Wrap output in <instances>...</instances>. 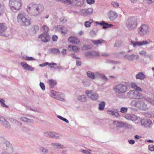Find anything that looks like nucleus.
<instances>
[{"label":"nucleus","instance_id":"nucleus-1","mask_svg":"<svg viewBox=\"0 0 154 154\" xmlns=\"http://www.w3.org/2000/svg\"><path fill=\"white\" fill-rule=\"evenodd\" d=\"M44 8L43 5L40 3L33 2L30 3L27 6L26 10L31 15L36 17L40 15L44 11Z\"/></svg>","mask_w":154,"mask_h":154},{"label":"nucleus","instance_id":"nucleus-2","mask_svg":"<svg viewBox=\"0 0 154 154\" xmlns=\"http://www.w3.org/2000/svg\"><path fill=\"white\" fill-rule=\"evenodd\" d=\"M137 21L136 18L133 17L129 18L126 22L125 26L129 30L134 29L137 25Z\"/></svg>","mask_w":154,"mask_h":154},{"label":"nucleus","instance_id":"nucleus-3","mask_svg":"<svg viewBox=\"0 0 154 154\" xmlns=\"http://www.w3.org/2000/svg\"><path fill=\"white\" fill-rule=\"evenodd\" d=\"M131 104L134 106L143 110H146L148 109L147 104L141 100L132 101Z\"/></svg>","mask_w":154,"mask_h":154},{"label":"nucleus","instance_id":"nucleus-4","mask_svg":"<svg viewBox=\"0 0 154 154\" xmlns=\"http://www.w3.org/2000/svg\"><path fill=\"white\" fill-rule=\"evenodd\" d=\"M20 24L23 26H28L30 25V19L27 17L26 14L23 11L20 12Z\"/></svg>","mask_w":154,"mask_h":154},{"label":"nucleus","instance_id":"nucleus-5","mask_svg":"<svg viewBox=\"0 0 154 154\" xmlns=\"http://www.w3.org/2000/svg\"><path fill=\"white\" fill-rule=\"evenodd\" d=\"M137 32L140 35L144 36L149 33V28L147 25L143 24L138 28Z\"/></svg>","mask_w":154,"mask_h":154},{"label":"nucleus","instance_id":"nucleus-6","mask_svg":"<svg viewBox=\"0 0 154 154\" xmlns=\"http://www.w3.org/2000/svg\"><path fill=\"white\" fill-rule=\"evenodd\" d=\"M19 0H9V5L10 8L14 12H16L19 10L18 5Z\"/></svg>","mask_w":154,"mask_h":154},{"label":"nucleus","instance_id":"nucleus-7","mask_svg":"<svg viewBox=\"0 0 154 154\" xmlns=\"http://www.w3.org/2000/svg\"><path fill=\"white\" fill-rule=\"evenodd\" d=\"M114 91L117 93H123L127 91L126 86L122 84H119L115 86L114 88Z\"/></svg>","mask_w":154,"mask_h":154},{"label":"nucleus","instance_id":"nucleus-8","mask_svg":"<svg viewBox=\"0 0 154 154\" xmlns=\"http://www.w3.org/2000/svg\"><path fill=\"white\" fill-rule=\"evenodd\" d=\"M152 41L149 39L146 40H143L142 41L134 42L133 41L131 42L130 44L133 45L134 47L137 46H141L146 45L150 44Z\"/></svg>","mask_w":154,"mask_h":154},{"label":"nucleus","instance_id":"nucleus-9","mask_svg":"<svg viewBox=\"0 0 154 154\" xmlns=\"http://www.w3.org/2000/svg\"><path fill=\"white\" fill-rule=\"evenodd\" d=\"M11 145L9 142L7 141L4 137H0V148L1 149Z\"/></svg>","mask_w":154,"mask_h":154},{"label":"nucleus","instance_id":"nucleus-10","mask_svg":"<svg viewBox=\"0 0 154 154\" xmlns=\"http://www.w3.org/2000/svg\"><path fill=\"white\" fill-rule=\"evenodd\" d=\"M85 94L88 97L93 100H97L98 97V95L97 93L93 92L91 90L86 91Z\"/></svg>","mask_w":154,"mask_h":154},{"label":"nucleus","instance_id":"nucleus-11","mask_svg":"<svg viewBox=\"0 0 154 154\" xmlns=\"http://www.w3.org/2000/svg\"><path fill=\"white\" fill-rule=\"evenodd\" d=\"M39 38H41L42 41L44 42H47L50 40V36L47 33H43L39 35Z\"/></svg>","mask_w":154,"mask_h":154},{"label":"nucleus","instance_id":"nucleus-12","mask_svg":"<svg viewBox=\"0 0 154 154\" xmlns=\"http://www.w3.org/2000/svg\"><path fill=\"white\" fill-rule=\"evenodd\" d=\"M141 125L145 127H149L152 124V122L149 119H143L140 121Z\"/></svg>","mask_w":154,"mask_h":154},{"label":"nucleus","instance_id":"nucleus-13","mask_svg":"<svg viewBox=\"0 0 154 154\" xmlns=\"http://www.w3.org/2000/svg\"><path fill=\"white\" fill-rule=\"evenodd\" d=\"M45 135L48 137L53 138L54 139H60L59 135L58 134L53 132H46L45 133Z\"/></svg>","mask_w":154,"mask_h":154},{"label":"nucleus","instance_id":"nucleus-14","mask_svg":"<svg viewBox=\"0 0 154 154\" xmlns=\"http://www.w3.org/2000/svg\"><path fill=\"white\" fill-rule=\"evenodd\" d=\"M125 58L128 60L132 61L134 60H137L139 58V56L137 54H132L131 55L126 54L125 55Z\"/></svg>","mask_w":154,"mask_h":154},{"label":"nucleus","instance_id":"nucleus-15","mask_svg":"<svg viewBox=\"0 0 154 154\" xmlns=\"http://www.w3.org/2000/svg\"><path fill=\"white\" fill-rule=\"evenodd\" d=\"M108 16L110 20L113 21L117 17L118 14L116 12L110 10L108 13Z\"/></svg>","mask_w":154,"mask_h":154},{"label":"nucleus","instance_id":"nucleus-16","mask_svg":"<svg viewBox=\"0 0 154 154\" xmlns=\"http://www.w3.org/2000/svg\"><path fill=\"white\" fill-rule=\"evenodd\" d=\"M85 0H72V6L81 7L84 4Z\"/></svg>","mask_w":154,"mask_h":154},{"label":"nucleus","instance_id":"nucleus-17","mask_svg":"<svg viewBox=\"0 0 154 154\" xmlns=\"http://www.w3.org/2000/svg\"><path fill=\"white\" fill-rule=\"evenodd\" d=\"M51 145L53 148L55 149H64L66 148L65 146L59 143H52Z\"/></svg>","mask_w":154,"mask_h":154},{"label":"nucleus","instance_id":"nucleus-18","mask_svg":"<svg viewBox=\"0 0 154 154\" xmlns=\"http://www.w3.org/2000/svg\"><path fill=\"white\" fill-rule=\"evenodd\" d=\"M21 65L23 69L27 71H33L34 68L30 66V65L24 62H21Z\"/></svg>","mask_w":154,"mask_h":154},{"label":"nucleus","instance_id":"nucleus-19","mask_svg":"<svg viewBox=\"0 0 154 154\" xmlns=\"http://www.w3.org/2000/svg\"><path fill=\"white\" fill-rule=\"evenodd\" d=\"M124 117L127 120H131L132 121H136L138 119L137 116L132 114H128L125 115Z\"/></svg>","mask_w":154,"mask_h":154},{"label":"nucleus","instance_id":"nucleus-20","mask_svg":"<svg viewBox=\"0 0 154 154\" xmlns=\"http://www.w3.org/2000/svg\"><path fill=\"white\" fill-rule=\"evenodd\" d=\"M114 111L111 110H108L107 112L109 114H111L113 116H115L116 118H119L121 116L119 113L117 112H119V110L118 109L116 108L114 109Z\"/></svg>","mask_w":154,"mask_h":154},{"label":"nucleus","instance_id":"nucleus-21","mask_svg":"<svg viewBox=\"0 0 154 154\" xmlns=\"http://www.w3.org/2000/svg\"><path fill=\"white\" fill-rule=\"evenodd\" d=\"M96 23L102 25L103 27L102 28L103 29H106L108 28L111 27V26H113L112 24L106 23L104 21H102L100 23L98 22H96Z\"/></svg>","mask_w":154,"mask_h":154},{"label":"nucleus","instance_id":"nucleus-22","mask_svg":"<svg viewBox=\"0 0 154 154\" xmlns=\"http://www.w3.org/2000/svg\"><path fill=\"white\" fill-rule=\"evenodd\" d=\"M68 41L72 44H77L80 42L79 38L74 36H70L68 38Z\"/></svg>","mask_w":154,"mask_h":154},{"label":"nucleus","instance_id":"nucleus-23","mask_svg":"<svg viewBox=\"0 0 154 154\" xmlns=\"http://www.w3.org/2000/svg\"><path fill=\"white\" fill-rule=\"evenodd\" d=\"M95 77L99 78L102 79L106 80L107 79L103 74H102L98 72H95Z\"/></svg>","mask_w":154,"mask_h":154},{"label":"nucleus","instance_id":"nucleus-24","mask_svg":"<svg viewBox=\"0 0 154 154\" xmlns=\"http://www.w3.org/2000/svg\"><path fill=\"white\" fill-rule=\"evenodd\" d=\"M85 55L87 57L99 56V54L98 52H97L95 51H92L85 53Z\"/></svg>","mask_w":154,"mask_h":154},{"label":"nucleus","instance_id":"nucleus-25","mask_svg":"<svg viewBox=\"0 0 154 154\" xmlns=\"http://www.w3.org/2000/svg\"><path fill=\"white\" fill-rule=\"evenodd\" d=\"M146 76L142 72H139L136 75V78L137 79L143 80L146 78Z\"/></svg>","mask_w":154,"mask_h":154},{"label":"nucleus","instance_id":"nucleus-26","mask_svg":"<svg viewBox=\"0 0 154 154\" xmlns=\"http://www.w3.org/2000/svg\"><path fill=\"white\" fill-rule=\"evenodd\" d=\"M57 28L60 30L62 33L66 34L67 32L66 28L63 26L59 25L57 26Z\"/></svg>","mask_w":154,"mask_h":154},{"label":"nucleus","instance_id":"nucleus-27","mask_svg":"<svg viewBox=\"0 0 154 154\" xmlns=\"http://www.w3.org/2000/svg\"><path fill=\"white\" fill-rule=\"evenodd\" d=\"M51 53L55 55L60 54V52L59 49L53 48L50 49Z\"/></svg>","mask_w":154,"mask_h":154},{"label":"nucleus","instance_id":"nucleus-28","mask_svg":"<svg viewBox=\"0 0 154 154\" xmlns=\"http://www.w3.org/2000/svg\"><path fill=\"white\" fill-rule=\"evenodd\" d=\"M57 2H60L64 4L69 5H72V0H55Z\"/></svg>","mask_w":154,"mask_h":154},{"label":"nucleus","instance_id":"nucleus-29","mask_svg":"<svg viewBox=\"0 0 154 154\" xmlns=\"http://www.w3.org/2000/svg\"><path fill=\"white\" fill-rule=\"evenodd\" d=\"M136 91L134 90L130 91L127 93V96L131 98H134Z\"/></svg>","mask_w":154,"mask_h":154},{"label":"nucleus","instance_id":"nucleus-30","mask_svg":"<svg viewBox=\"0 0 154 154\" xmlns=\"http://www.w3.org/2000/svg\"><path fill=\"white\" fill-rule=\"evenodd\" d=\"M48 83L50 87L53 88L57 84L56 81L53 79H49L48 80Z\"/></svg>","mask_w":154,"mask_h":154},{"label":"nucleus","instance_id":"nucleus-31","mask_svg":"<svg viewBox=\"0 0 154 154\" xmlns=\"http://www.w3.org/2000/svg\"><path fill=\"white\" fill-rule=\"evenodd\" d=\"M131 87L134 88L137 91L142 92L143 91L142 89L140 87H138L137 84L135 83H133L131 84Z\"/></svg>","mask_w":154,"mask_h":154},{"label":"nucleus","instance_id":"nucleus-32","mask_svg":"<svg viewBox=\"0 0 154 154\" xmlns=\"http://www.w3.org/2000/svg\"><path fill=\"white\" fill-rule=\"evenodd\" d=\"M87 76L91 79H95V74L90 71H88L87 73Z\"/></svg>","mask_w":154,"mask_h":154},{"label":"nucleus","instance_id":"nucleus-33","mask_svg":"<svg viewBox=\"0 0 154 154\" xmlns=\"http://www.w3.org/2000/svg\"><path fill=\"white\" fill-rule=\"evenodd\" d=\"M40 152L43 154H47L48 152V150L46 148L41 146L39 148Z\"/></svg>","mask_w":154,"mask_h":154},{"label":"nucleus","instance_id":"nucleus-34","mask_svg":"<svg viewBox=\"0 0 154 154\" xmlns=\"http://www.w3.org/2000/svg\"><path fill=\"white\" fill-rule=\"evenodd\" d=\"M77 100L81 102H84L86 100V97L84 95H80L78 97Z\"/></svg>","mask_w":154,"mask_h":154},{"label":"nucleus","instance_id":"nucleus-35","mask_svg":"<svg viewBox=\"0 0 154 154\" xmlns=\"http://www.w3.org/2000/svg\"><path fill=\"white\" fill-rule=\"evenodd\" d=\"M116 124L118 127L122 128L125 125V122L122 121H115Z\"/></svg>","mask_w":154,"mask_h":154},{"label":"nucleus","instance_id":"nucleus-36","mask_svg":"<svg viewBox=\"0 0 154 154\" xmlns=\"http://www.w3.org/2000/svg\"><path fill=\"white\" fill-rule=\"evenodd\" d=\"M105 105V103L104 101L101 102L98 105V109L100 110H103L104 109Z\"/></svg>","mask_w":154,"mask_h":154},{"label":"nucleus","instance_id":"nucleus-37","mask_svg":"<svg viewBox=\"0 0 154 154\" xmlns=\"http://www.w3.org/2000/svg\"><path fill=\"white\" fill-rule=\"evenodd\" d=\"M20 120L22 121L26 122L31 123L33 122V121L32 120L29 119L25 117H21L20 119Z\"/></svg>","mask_w":154,"mask_h":154},{"label":"nucleus","instance_id":"nucleus-38","mask_svg":"<svg viewBox=\"0 0 154 154\" xmlns=\"http://www.w3.org/2000/svg\"><path fill=\"white\" fill-rule=\"evenodd\" d=\"M57 96V97L56 98L58 100L61 101H63L64 100V96L63 94L58 93Z\"/></svg>","mask_w":154,"mask_h":154},{"label":"nucleus","instance_id":"nucleus-39","mask_svg":"<svg viewBox=\"0 0 154 154\" xmlns=\"http://www.w3.org/2000/svg\"><path fill=\"white\" fill-rule=\"evenodd\" d=\"M93 22L92 19H90L89 21H86L85 23V26L86 27H89L92 23Z\"/></svg>","mask_w":154,"mask_h":154},{"label":"nucleus","instance_id":"nucleus-40","mask_svg":"<svg viewBox=\"0 0 154 154\" xmlns=\"http://www.w3.org/2000/svg\"><path fill=\"white\" fill-rule=\"evenodd\" d=\"M91 41L94 45H97L102 43L104 41L102 39H99L98 40H92Z\"/></svg>","mask_w":154,"mask_h":154},{"label":"nucleus","instance_id":"nucleus-41","mask_svg":"<svg viewBox=\"0 0 154 154\" xmlns=\"http://www.w3.org/2000/svg\"><path fill=\"white\" fill-rule=\"evenodd\" d=\"M3 126L9 130L11 128V125L9 122L7 120L2 125Z\"/></svg>","mask_w":154,"mask_h":154},{"label":"nucleus","instance_id":"nucleus-42","mask_svg":"<svg viewBox=\"0 0 154 154\" xmlns=\"http://www.w3.org/2000/svg\"><path fill=\"white\" fill-rule=\"evenodd\" d=\"M143 96L141 93L136 91L134 98L138 99H141Z\"/></svg>","mask_w":154,"mask_h":154},{"label":"nucleus","instance_id":"nucleus-43","mask_svg":"<svg viewBox=\"0 0 154 154\" xmlns=\"http://www.w3.org/2000/svg\"><path fill=\"white\" fill-rule=\"evenodd\" d=\"M82 82L85 87H88L90 85V81L88 79L83 80L82 81Z\"/></svg>","mask_w":154,"mask_h":154},{"label":"nucleus","instance_id":"nucleus-44","mask_svg":"<svg viewBox=\"0 0 154 154\" xmlns=\"http://www.w3.org/2000/svg\"><path fill=\"white\" fill-rule=\"evenodd\" d=\"M7 28L4 25V24L0 23V32L1 33H2L3 32H4L6 30Z\"/></svg>","mask_w":154,"mask_h":154},{"label":"nucleus","instance_id":"nucleus-45","mask_svg":"<svg viewBox=\"0 0 154 154\" xmlns=\"http://www.w3.org/2000/svg\"><path fill=\"white\" fill-rule=\"evenodd\" d=\"M42 29L44 32L43 33H48L49 30V28L46 25L43 26L42 27Z\"/></svg>","mask_w":154,"mask_h":154},{"label":"nucleus","instance_id":"nucleus-46","mask_svg":"<svg viewBox=\"0 0 154 154\" xmlns=\"http://www.w3.org/2000/svg\"><path fill=\"white\" fill-rule=\"evenodd\" d=\"M72 48V50L75 52H76L77 51H79V48L76 46H71V45H69L68 46V48Z\"/></svg>","mask_w":154,"mask_h":154},{"label":"nucleus","instance_id":"nucleus-47","mask_svg":"<svg viewBox=\"0 0 154 154\" xmlns=\"http://www.w3.org/2000/svg\"><path fill=\"white\" fill-rule=\"evenodd\" d=\"M5 101L3 99L0 98V103L2 106L3 107H5L7 108H8V106L6 105L5 103Z\"/></svg>","mask_w":154,"mask_h":154},{"label":"nucleus","instance_id":"nucleus-48","mask_svg":"<svg viewBox=\"0 0 154 154\" xmlns=\"http://www.w3.org/2000/svg\"><path fill=\"white\" fill-rule=\"evenodd\" d=\"M23 58L24 60H32L33 61L36 60L35 59H34L33 57H23Z\"/></svg>","mask_w":154,"mask_h":154},{"label":"nucleus","instance_id":"nucleus-49","mask_svg":"<svg viewBox=\"0 0 154 154\" xmlns=\"http://www.w3.org/2000/svg\"><path fill=\"white\" fill-rule=\"evenodd\" d=\"M146 100L154 105V98L151 99L149 97H146L145 99Z\"/></svg>","mask_w":154,"mask_h":154},{"label":"nucleus","instance_id":"nucleus-50","mask_svg":"<svg viewBox=\"0 0 154 154\" xmlns=\"http://www.w3.org/2000/svg\"><path fill=\"white\" fill-rule=\"evenodd\" d=\"M50 96L51 97L54 98H55V97L56 95H57V94L58 93L57 92H56V91L53 90H51L50 91Z\"/></svg>","mask_w":154,"mask_h":154},{"label":"nucleus","instance_id":"nucleus-51","mask_svg":"<svg viewBox=\"0 0 154 154\" xmlns=\"http://www.w3.org/2000/svg\"><path fill=\"white\" fill-rule=\"evenodd\" d=\"M128 108L126 107H122L121 108L120 112L122 113H126L128 111Z\"/></svg>","mask_w":154,"mask_h":154},{"label":"nucleus","instance_id":"nucleus-52","mask_svg":"<svg viewBox=\"0 0 154 154\" xmlns=\"http://www.w3.org/2000/svg\"><path fill=\"white\" fill-rule=\"evenodd\" d=\"M32 28H33V32L34 33H36L37 31H38L39 29V27L37 25H34Z\"/></svg>","mask_w":154,"mask_h":154},{"label":"nucleus","instance_id":"nucleus-53","mask_svg":"<svg viewBox=\"0 0 154 154\" xmlns=\"http://www.w3.org/2000/svg\"><path fill=\"white\" fill-rule=\"evenodd\" d=\"M6 119L3 116H0V123L2 125Z\"/></svg>","mask_w":154,"mask_h":154},{"label":"nucleus","instance_id":"nucleus-54","mask_svg":"<svg viewBox=\"0 0 154 154\" xmlns=\"http://www.w3.org/2000/svg\"><path fill=\"white\" fill-rule=\"evenodd\" d=\"M139 54L145 57L147 56L146 51L144 50L140 51L139 52Z\"/></svg>","mask_w":154,"mask_h":154},{"label":"nucleus","instance_id":"nucleus-55","mask_svg":"<svg viewBox=\"0 0 154 154\" xmlns=\"http://www.w3.org/2000/svg\"><path fill=\"white\" fill-rule=\"evenodd\" d=\"M9 120L11 122L14 124H15L17 125L19 123V122L18 121L12 118L10 119Z\"/></svg>","mask_w":154,"mask_h":154},{"label":"nucleus","instance_id":"nucleus-56","mask_svg":"<svg viewBox=\"0 0 154 154\" xmlns=\"http://www.w3.org/2000/svg\"><path fill=\"white\" fill-rule=\"evenodd\" d=\"M91 47L88 45H84L82 48V49L83 50H86L88 49H90Z\"/></svg>","mask_w":154,"mask_h":154},{"label":"nucleus","instance_id":"nucleus-57","mask_svg":"<svg viewBox=\"0 0 154 154\" xmlns=\"http://www.w3.org/2000/svg\"><path fill=\"white\" fill-rule=\"evenodd\" d=\"M22 130L24 132L27 133H29L30 131V130L29 128L26 127H23Z\"/></svg>","mask_w":154,"mask_h":154},{"label":"nucleus","instance_id":"nucleus-58","mask_svg":"<svg viewBox=\"0 0 154 154\" xmlns=\"http://www.w3.org/2000/svg\"><path fill=\"white\" fill-rule=\"evenodd\" d=\"M39 85L41 88L42 89L43 91H44L45 90V86L43 82H40Z\"/></svg>","mask_w":154,"mask_h":154},{"label":"nucleus","instance_id":"nucleus-59","mask_svg":"<svg viewBox=\"0 0 154 154\" xmlns=\"http://www.w3.org/2000/svg\"><path fill=\"white\" fill-rule=\"evenodd\" d=\"M111 4L115 8L118 7L119 5V3L117 2H112Z\"/></svg>","mask_w":154,"mask_h":154},{"label":"nucleus","instance_id":"nucleus-60","mask_svg":"<svg viewBox=\"0 0 154 154\" xmlns=\"http://www.w3.org/2000/svg\"><path fill=\"white\" fill-rule=\"evenodd\" d=\"M106 63H113L114 64H116L118 63L117 62L110 60H107L106 61Z\"/></svg>","mask_w":154,"mask_h":154},{"label":"nucleus","instance_id":"nucleus-61","mask_svg":"<svg viewBox=\"0 0 154 154\" xmlns=\"http://www.w3.org/2000/svg\"><path fill=\"white\" fill-rule=\"evenodd\" d=\"M93 11V9L91 8H88L86 9L85 12L88 14H90L92 13Z\"/></svg>","mask_w":154,"mask_h":154},{"label":"nucleus","instance_id":"nucleus-62","mask_svg":"<svg viewBox=\"0 0 154 154\" xmlns=\"http://www.w3.org/2000/svg\"><path fill=\"white\" fill-rule=\"evenodd\" d=\"M86 2L88 4L91 5L94 3L95 1L94 0H87Z\"/></svg>","mask_w":154,"mask_h":154},{"label":"nucleus","instance_id":"nucleus-63","mask_svg":"<svg viewBox=\"0 0 154 154\" xmlns=\"http://www.w3.org/2000/svg\"><path fill=\"white\" fill-rule=\"evenodd\" d=\"M60 20L61 22H62L63 23H65L67 21V19L63 17H61L60 19Z\"/></svg>","mask_w":154,"mask_h":154},{"label":"nucleus","instance_id":"nucleus-64","mask_svg":"<svg viewBox=\"0 0 154 154\" xmlns=\"http://www.w3.org/2000/svg\"><path fill=\"white\" fill-rule=\"evenodd\" d=\"M149 149L151 151H154V145H149Z\"/></svg>","mask_w":154,"mask_h":154}]
</instances>
